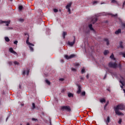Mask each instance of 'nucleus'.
<instances>
[{"mask_svg":"<svg viewBox=\"0 0 125 125\" xmlns=\"http://www.w3.org/2000/svg\"><path fill=\"white\" fill-rule=\"evenodd\" d=\"M74 39L73 41L72 42H71L70 41L68 42V45H70V46H73L75 44V42H76V37L75 36H73Z\"/></svg>","mask_w":125,"mask_h":125,"instance_id":"20e7f679","label":"nucleus"},{"mask_svg":"<svg viewBox=\"0 0 125 125\" xmlns=\"http://www.w3.org/2000/svg\"><path fill=\"white\" fill-rule=\"evenodd\" d=\"M8 117H7V118L6 119V122H7V120H8Z\"/></svg>","mask_w":125,"mask_h":125,"instance_id":"13d9d810","label":"nucleus"},{"mask_svg":"<svg viewBox=\"0 0 125 125\" xmlns=\"http://www.w3.org/2000/svg\"><path fill=\"white\" fill-rule=\"evenodd\" d=\"M120 83L122 84V86H121V88H124V85H125L124 83L121 81H120Z\"/></svg>","mask_w":125,"mask_h":125,"instance_id":"393cba45","label":"nucleus"},{"mask_svg":"<svg viewBox=\"0 0 125 125\" xmlns=\"http://www.w3.org/2000/svg\"><path fill=\"white\" fill-rule=\"evenodd\" d=\"M29 74H30V70H28L27 71V72H26V75L27 76H28L29 75Z\"/></svg>","mask_w":125,"mask_h":125,"instance_id":"ea45409f","label":"nucleus"},{"mask_svg":"<svg viewBox=\"0 0 125 125\" xmlns=\"http://www.w3.org/2000/svg\"><path fill=\"white\" fill-rule=\"evenodd\" d=\"M86 78L87 79H88L89 78V75L88 74H87Z\"/></svg>","mask_w":125,"mask_h":125,"instance_id":"4d7b16f0","label":"nucleus"},{"mask_svg":"<svg viewBox=\"0 0 125 125\" xmlns=\"http://www.w3.org/2000/svg\"><path fill=\"white\" fill-rule=\"evenodd\" d=\"M65 91H66V90H65V89H62V92H65Z\"/></svg>","mask_w":125,"mask_h":125,"instance_id":"3c124183","label":"nucleus"},{"mask_svg":"<svg viewBox=\"0 0 125 125\" xmlns=\"http://www.w3.org/2000/svg\"><path fill=\"white\" fill-rule=\"evenodd\" d=\"M23 75H26V71L24 70L23 71Z\"/></svg>","mask_w":125,"mask_h":125,"instance_id":"603ef678","label":"nucleus"},{"mask_svg":"<svg viewBox=\"0 0 125 125\" xmlns=\"http://www.w3.org/2000/svg\"><path fill=\"white\" fill-rule=\"evenodd\" d=\"M108 67L110 68H113L114 69H116V68L118 67V64H117L116 62L113 63L112 62H110L108 63Z\"/></svg>","mask_w":125,"mask_h":125,"instance_id":"7ed1b4c3","label":"nucleus"},{"mask_svg":"<svg viewBox=\"0 0 125 125\" xmlns=\"http://www.w3.org/2000/svg\"><path fill=\"white\" fill-rule=\"evenodd\" d=\"M8 63L9 65H12V62H9Z\"/></svg>","mask_w":125,"mask_h":125,"instance_id":"5fc2aeb1","label":"nucleus"},{"mask_svg":"<svg viewBox=\"0 0 125 125\" xmlns=\"http://www.w3.org/2000/svg\"><path fill=\"white\" fill-rule=\"evenodd\" d=\"M111 119H110V116H107L106 119L104 120L107 125H108L109 123H110Z\"/></svg>","mask_w":125,"mask_h":125,"instance_id":"9d476101","label":"nucleus"},{"mask_svg":"<svg viewBox=\"0 0 125 125\" xmlns=\"http://www.w3.org/2000/svg\"><path fill=\"white\" fill-rule=\"evenodd\" d=\"M110 58H111V59H113L114 60H115V57L114 56L113 54H111V55L110 56Z\"/></svg>","mask_w":125,"mask_h":125,"instance_id":"b1692460","label":"nucleus"},{"mask_svg":"<svg viewBox=\"0 0 125 125\" xmlns=\"http://www.w3.org/2000/svg\"><path fill=\"white\" fill-rule=\"evenodd\" d=\"M81 95H82V96H84L85 95V91H83L82 93H81Z\"/></svg>","mask_w":125,"mask_h":125,"instance_id":"473e14b6","label":"nucleus"},{"mask_svg":"<svg viewBox=\"0 0 125 125\" xmlns=\"http://www.w3.org/2000/svg\"><path fill=\"white\" fill-rule=\"evenodd\" d=\"M26 125H30V124L27 123V124H26Z\"/></svg>","mask_w":125,"mask_h":125,"instance_id":"680f3d73","label":"nucleus"},{"mask_svg":"<svg viewBox=\"0 0 125 125\" xmlns=\"http://www.w3.org/2000/svg\"><path fill=\"white\" fill-rule=\"evenodd\" d=\"M46 83H47L48 85H50V82L48 80H45Z\"/></svg>","mask_w":125,"mask_h":125,"instance_id":"5701e85b","label":"nucleus"},{"mask_svg":"<svg viewBox=\"0 0 125 125\" xmlns=\"http://www.w3.org/2000/svg\"><path fill=\"white\" fill-rule=\"evenodd\" d=\"M9 51L10 52H11V53H13L14 54H17V53L13 50V48H10L9 49Z\"/></svg>","mask_w":125,"mask_h":125,"instance_id":"9b49d317","label":"nucleus"},{"mask_svg":"<svg viewBox=\"0 0 125 125\" xmlns=\"http://www.w3.org/2000/svg\"><path fill=\"white\" fill-rule=\"evenodd\" d=\"M14 63L15 65H19V62H18L17 61H15Z\"/></svg>","mask_w":125,"mask_h":125,"instance_id":"72a5a7b5","label":"nucleus"},{"mask_svg":"<svg viewBox=\"0 0 125 125\" xmlns=\"http://www.w3.org/2000/svg\"><path fill=\"white\" fill-rule=\"evenodd\" d=\"M14 44H17V43H18V41H16L14 42Z\"/></svg>","mask_w":125,"mask_h":125,"instance_id":"37998d69","label":"nucleus"},{"mask_svg":"<svg viewBox=\"0 0 125 125\" xmlns=\"http://www.w3.org/2000/svg\"><path fill=\"white\" fill-rule=\"evenodd\" d=\"M21 106H24V104H21Z\"/></svg>","mask_w":125,"mask_h":125,"instance_id":"052dcab7","label":"nucleus"},{"mask_svg":"<svg viewBox=\"0 0 125 125\" xmlns=\"http://www.w3.org/2000/svg\"><path fill=\"white\" fill-rule=\"evenodd\" d=\"M107 77V74H105L104 77V80H105L106 79V77Z\"/></svg>","mask_w":125,"mask_h":125,"instance_id":"864d4df0","label":"nucleus"},{"mask_svg":"<svg viewBox=\"0 0 125 125\" xmlns=\"http://www.w3.org/2000/svg\"><path fill=\"white\" fill-rule=\"evenodd\" d=\"M96 3H98V1H94L93 2V4L94 5Z\"/></svg>","mask_w":125,"mask_h":125,"instance_id":"58836bf2","label":"nucleus"},{"mask_svg":"<svg viewBox=\"0 0 125 125\" xmlns=\"http://www.w3.org/2000/svg\"><path fill=\"white\" fill-rule=\"evenodd\" d=\"M110 15H111L112 17H116V16H118V14H116L115 15L111 14Z\"/></svg>","mask_w":125,"mask_h":125,"instance_id":"f704fd0d","label":"nucleus"},{"mask_svg":"<svg viewBox=\"0 0 125 125\" xmlns=\"http://www.w3.org/2000/svg\"><path fill=\"white\" fill-rule=\"evenodd\" d=\"M21 125H22V124H21Z\"/></svg>","mask_w":125,"mask_h":125,"instance_id":"774afa93","label":"nucleus"},{"mask_svg":"<svg viewBox=\"0 0 125 125\" xmlns=\"http://www.w3.org/2000/svg\"><path fill=\"white\" fill-rule=\"evenodd\" d=\"M120 55H123V57H124L125 58V52H124V53L120 52Z\"/></svg>","mask_w":125,"mask_h":125,"instance_id":"a878e982","label":"nucleus"},{"mask_svg":"<svg viewBox=\"0 0 125 125\" xmlns=\"http://www.w3.org/2000/svg\"><path fill=\"white\" fill-rule=\"evenodd\" d=\"M68 96L69 97H73L74 94H73L71 93H69L68 94Z\"/></svg>","mask_w":125,"mask_h":125,"instance_id":"4be33fe9","label":"nucleus"},{"mask_svg":"<svg viewBox=\"0 0 125 125\" xmlns=\"http://www.w3.org/2000/svg\"><path fill=\"white\" fill-rule=\"evenodd\" d=\"M108 53H109V51H108V50H104V55H107V54H108Z\"/></svg>","mask_w":125,"mask_h":125,"instance_id":"aec40b11","label":"nucleus"},{"mask_svg":"<svg viewBox=\"0 0 125 125\" xmlns=\"http://www.w3.org/2000/svg\"><path fill=\"white\" fill-rule=\"evenodd\" d=\"M108 104H109V101H107L106 104L104 106V110H106V108L107 106H108Z\"/></svg>","mask_w":125,"mask_h":125,"instance_id":"f3484780","label":"nucleus"},{"mask_svg":"<svg viewBox=\"0 0 125 125\" xmlns=\"http://www.w3.org/2000/svg\"><path fill=\"white\" fill-rule=\"evenodd\" d=\"M80 65V64H79V63H76L75 64V66H76V67H78V66H79Z\"/></svg>","mask_w":125,"mask_h":125,"instance_id":"09e8293b","label":"nucleus"},{"mask_svg":"<svg viewBox=\"0 0 125 125\" xmlns=\"http://www.w3.org/2000/svg\"><path fill=\"white\" fill-rule=\"evenodd\" d=\"M29 40H30V36H29V35H28V37L26 39V42L28 45H31L32 46H34L35 45H34V44L29 42Z\"/></svg>","mask_w":125,"mask_h":125,"instance_id":"39448f33","label":"nucleus"},{"mask_svg":"<svg viewBox=\"0 0 125 125\" xmlns=\"http://www.w3.org/2000/svg\"><path fill=\"white\" fill-rule=\"evenodd\" d=\"M77 86L78 87V90L77 91V94H80V93H81V92H82V87L81 86V85L77 84Z\"/></svg>","mask_w":125,"mask_h":125,"instance_id":"1a4fd4ad","label":"nucleus"},{"mask_svg":"<svg viewBox=\"0 0 125 125\" xmlns=\"http://www.w3.org/2000/svg\"><path fill=\"white\" fill-rule=\"evenodd\" d=\"M60 81H61V82H63L64 81V79L63 78H61V79H60Z\"/></svg>","mask_w":125,"mask_h":125,"instance_id":"de8ad7c7","label":"nucleus"},{"mask_svg":"<svg viewBox=\"0 0 125 125\" xmlns=\"http://www.w3.org/2000/svg\"><path fill=\"white\" fill-rule=\"evenodd\" d=\"M36 108V104L35 103H32V109L34 110V109Z\"/></svg>","mask_w":125,"mask_h":125,"instance_id":"bb28decb","label":"nucleus"},{"mask_svg":"<svg viewBox=\"0 0 125 125\" xmlns=\"http://www.w3.org/2000/svg\"><path fill=\"white\" fill-rule=\"evenodd\" d=\"M53 11L55 13H56V12H58V10L57 9H54Z\"/></svg>","mask_w":125,"mask_h":125,"instance_id":"e433bc0d","label":"nucleus"},{"mask_svg":"<svg viewBox=\"0 0 125 125\" xmlns=\"http://www.w3.org/2000/svg\"><path fill=\"white\" fill-rule=\"evenodd\" d=\"M125 1L123 2V8H124V7H125Z\"/></svg>","mask_w":125,"mask_h":125,"instance_id":"49530a36","label":"nucleus"},{"mask_svg":"<svg viewBox=\"0 0 125 125\" xmlns=\"http://www.w3.org/2000/svg\"><path fill=\"white\" fill-rule=\"evenodd\" d=\"M19 88L20 89H21V88H22V87H21V84H19Z\"/></svg>","mask_w":125,"mask_h":125,"instance_id":"6e6d98bb","label":"nucleus"},{"mask_svg":"<svg viewBox=\"0 0 125 125\" xmlns=\"http://www.w3.org/2000/svg\"><path fill=\"white\" fill-rule=\"evenodd\" d=\"M5 42H10V40L9 39V38H8V37H5Z\"/></svg>","mask_w":125,"mask_h":125,"instance_id":"a211bd4d","label":"nucleus"},{"mask_svg":"<svg viewBox=\"0 0 125 125\" xmlns=\"http://www.w3.org/2000/svg\"><path fill=\"white\" fill-rule=\"evenodd\" d=\"M66 9H67L68 12H69V14H71V9L70 8H66Z\"/></svg>","mask_w":125,"mask_h":125,"instance_id":"2f4dec72","label":"nucleus"},{"mask_svg":"<svg viewBox=\"0 0 125 125\" xmlns=\"http://www.w3.org/2000/svg\"><path fill=\"white\" fill-rule=\"evenodd\" d=\"M121 32L122 30H121V29H119L117 31H115V34L116 35H119V34L121 33Z\"/></svg>","mask_w":125,"mask_h":125,"instance_id":"ddd939ff","label":"nucleus"},{"mask_svg":"<svg viewBox=\"0 0 125 125\" xmlns=\"http://www.w3.org/2000/svg\"><path fill=\"white\" fill-rule=\"evenodd\" d=\"M122 119H120L118 121V124H119V125H121V124H122Z\"/></svg>","mask_w":125,"mask_h":125,"instance_id":"c9c22d12","label":"nucleus"},{"mask_svg":"<svg viewBox=\"0 0 125 125\" xmlns=\"http://www.w3.org/2000/svg\"><path fill=\"white\" fill-rule=\"evenodd\" d=\"M71 6H72V3H69L66 6L65 8H70Z\"/></svg>","mask_w":125,"mask_h":125,"instance_id":"2eb2a0df","label":"nucleus"},{"mask_svg":"<svg viewBox=\"0 0 125 125\" xmlns=\"http://www.w3.org/2000/svg\"><path fill=\"white\" fill-rule=\"evenodd\" d=\"M85 69H84V68H83L81 70L82 74H83V73H85Z\"/></svg>","mask_w":125,"mask_h":125,"instance_id":"c85d7f7f","label":"nucleus"},{"mask_svg":"<svg viewBox=\"0 0 125 125\" xmlns=\"http://www.w3.org/2000/svg\"><path fill=\"white\" fill-rule=\"evenodd\" d=\"M104 42H106L107 45H108L110 43L109 42V40L108 39L105 38L104 39Z\"/></svg>","mask_w":125,"mask_h":125,"instance_id":"4468645a","label":"nucleus"},{"mask_svg":"<svg viewBox=\"0 0 125 125\" xmlns=\"http://www.w3.org/2000/svg\"><path fill=\"white\" fill-rule=\"evenodd\" d=\"M88 27L91 31H94V29L92 27V24H89Z\"/></svg>","mask_w":125,"mask_h":125,"instance_id":"f8f14e48","label":"nucleus"},{"mask_svg":"<svg viewBox=\"0 0 125 125\" xmlns=\"http://www.w3.org/2000/svg\"><path fill=\"white\" fill-rule=\"evenodd\" d=\"M29 48H30V50H31V51H34V48H33L32 46H29Z\"/></svg>","mask_w":125,"mask_h":125,"instance_id":"c756f323","label":"nucleus"},{"mask_svg":"<svg viewBox=\"0 0 125 125\" xmlns=\"http://www.w3.org/2000/svg\"><path fill=\"white\" fill-rule=\"evenodd\" d=\"M125 105L123 104H118L116 107H114L115 114L118 116H124V114L119 112V110H123L125 109Z\"/></svg>","mask_w":125,"mask_h":125,"instance_id":"f257e3e1","label":"nucleus"},{"mask_svg":"<svg viewBox=\"0 0 125 125\" xmlns=\"http://www.w3.org/2000/svg\"><path fill=\"white\" fill-rule=\"evenodd\" d=\"M19 10H22V9H23V6L22 5H20L19 6Z\"/></svg>","mask_w":125,"mask_h":125,"instance_id":"cd10ccee","label":"nucleus"},{"mask_svg":"<svg viewBox=\"0 0 125 125\" xmlns=\"http://www.w3.org/2000/svg\"><path fill=\"white\" fill-rule=\"evenodd\" d=\"M65 36H67V32H63L62 33V37H63V39H65Z\"/></svg>","mask_w":125,"mask_h":125,"instance_id":"6ab92c4d","label":"nucleus"},{"mask_svg":"<svg viewBox=\"0 0 125 125\" xmlns=\"http://www.w3.org/2000/svg\"><path fill=\"white\" fill-rule=\"evenodd\" d=\"M20 21L21 22H23V21H24V19H20Z\"/></svg>","mask_w":125,"mask_h":125,"instance_id":"c03bdc74","label":"nucleus"},{"mask_svg":"<svg viewBox=\"0 0 125 125\" xmlns=\"http://www.w3.org/2000/svg\"><path fill=\"white\" fill-rule=\"evenodd\" d=\"M80 80H81V81H83V80H84V77L80 76Z\"/></svg>","mask_w":125,"mask_h":125,"instance_id":"a19ab883","label":"nucleus"},{"mask_svg":"<svg viewBox=\"0 0 125 125\" xmlns=\"http://www.w3.org/2000/svg\"><path fill=\"white\" fill-rule=\"evenodd\" d=\"M103 3H101V4H103Z\"/></svg>","mask_w":125,"mask_h":125,"instance_id":"69168bd1","label":"nucleus"},{"mask_svg":"<svg viewBox=\"0 0 125 125\" xmlns=\"http://www.w3.org/2000/svg\"><path fill=\"white\" fill-rule=\"evenodd\" d=\"M10 0V1H12V0Z\"/></svg>","mask_w":125,"mask_h":125,"instance_id":"338daca9","label":"nucleus"},{"mask_svg":"<svg viewBox=\"0 0 125 125\" xmlns=\"http://www.w3.org/2000/svg\"><path fill=\"white\" fill-rule=\"evenodd\" d=\"M111 2L112 3H118V2H117V1H116V0H112Z\"/></svg>","mask_w":125,"mask_h":125,"instance_id":"7c9ffc66","label":"nucleus"},{"mask_svg":"<svg viewBox=\"0 0 125 125\" xmlns=\"http://www.w3.org/2000/svg\"><path fill=\"white\" fill-rule=\"evenodd\" d=\"M61 109L62 111H67V112H71V107L69 105L62 106Z\"/></svg>","mask_w":125,"mask_h":125,"instance_id":"f03ea898","label":"nucleus"},{"mask_svg":"<svg viewBox=\"0 0 125 125\" xmlns=\"http://www.w3.org/2000/svg\"><path fill=\"white\" fill-rule=\"evenodd\" d=\"M71 70L72 71H73V72H76V71H77V69L76 68H71Z\"/></svg>","mask_w":125,"mask_h":125,"instance_id":"4c0bfd02","label":"nucleus"},{"mask_svg":"<svg viewBox=\"0 0 125 125\" xmlns=\"http://www.w3.org/2000/svg\"><path fill=\"white\" fill-rule=\"evenodd\" d=\"M64 57L66 59H67L68 60L69 59H72V58H74V57H75V55L72 54L70 56H68V55H65Z\"/></svg>","mask_w":125,"mask_h":125,"instance_id":"423d86ee","label":"nucleus"},{"mask_svg":"<svg viewBox=\"0 0 125 125\" xmlns=\"http://www.w3.org/2000/svg\"><path fill=\"white\" fill-rule=\"evenodd\" d=\"M28 35H29V34H27V33H25V34H24V35H25V36H27V35L28 36Z\"/></svg>","mask_w":125,"mask_h":125,"instance_id":"bf43d9fd","label":"nucleus"},{"mask_svg":"<svg viewBox=\"0 0 125 125\" xmlns=\"http://www.w3.org/2000/svg\"><path fill=\"white\" fill-rule=\"evenodd\" d=\"M123 90H124V92H125V89H123Z\"/></svg>","mask_w":125,"mask_h":125,"instance_id":"0e129e2a","label":"nucleus"},{"mask_svg":"<svg viewBox=\"0 0 125 125\" xmlns=\"http://www.w3.org/2000/svg\"><path fill=\"white\" fill-rule=\"evenodd\" d=\"M118 67L120 68V69H122V64H121V63H119L118 64Z\"/></svg>","mask_w":125,"mask_h":125,"instance_id":"79ce46f5","label":"nucleus"},{"mask_svg":"<svg viewBox=\"0 0 125 125\" xmlns=\"http://www.w3.org/2000/svg\"><path fill=\"white\" fill-rule=\"evenodd\" d=\"M62 62H64V61H63V60H62Z\"/></svg>","mask_w":125,"mask_h":125,"instance_id":"e2e57ef3","label":"nucleus"},{"mask_svg":"<svg viewBox=\"0 0 125 125\" xmlns=\"http://www.w3.org/2000/svg\"><path fill=\"white\" fill-rule=\"evenodd\" d=\"M97 20H98V19H97V18L96 17H94V18H92V20H91V23H92L93 24H94L95 23H96V22H97Z\"/></svg>","mask_w":125,"mask_h":125,"instance_id":"6e6552de","label":"nucleus"},{"mask_svg":"<svg viewBox=\"0 0 125 125\" xmlns=\"http://www.w3.org/2000/svg\"><path fill=\"white\" fill-rule=\"evenodd\" d=\"M122 27H124L125 28V23H122Z\"/></svg>","mask_w":125,"mask_h":125,"instance_id":"8fccbe9b","label":"nucleus"},{"mask_svg":"<svg viewBox=\"0 0 125 125\" xmlns=\"http://www.w3.org/2000/svg\"><path fill=\"white\" fill-rule=\"evenodd\" d=\"M32 121H38V119H36V118H32Z\"/></svg>","mask_w":125,"mask_h":125,"instance_id":"a18cd8bd","label":"nucleus"},{"mask_svg":"<svg viewBox=\"0 0 125 125\" xmlns=\"http://www.w3.org/2000/svg\"><path fill=\"white\" fill-rule=\"evenodd\" d=\"M120 47L121 48H124V46L123 45V42H120Z\"/></svg>","mask_w":125,"mask_h":125,"instance_id":"412c9836","label":"nucleus"},{"mask_svg":"<svg viewBox=\"0 0 125 125\" xmlns=\"http://www.w3.org/2000/svg\"><path fill=\"white\" fill-rule=\"evenodd\" d=\"M3 23H5L6 26H9V24H10V21H3L1 20H0V24H2Z\"/></svg>","mask_w":125,"mask_h":125,"instance_id":"0eeeda50","label":"nucleus"},{"mask_svg":"<svg viewBox=\"0 0 125 125\" xmlns=\"http://www.w3.org/2000/svg\"><path fill=\"white\" fill-rule=\"evenodd\" d=\"M101 103H105L106 102V100L104 98L101 99L100 100Z\"/></svg>","mask_w":125,"mask_h":125,"instance_id":"dca6fc26","label":"nucleus"}]
</instances>
